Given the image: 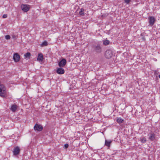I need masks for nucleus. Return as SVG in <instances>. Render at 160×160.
Segmentation results:
<instances>
[{"label":"nucleus","mask_w":160,"mask_h":160,"mask_svg":"<svg viewBox=\"0 0 160 160\" xmlns=\"http://www.w3.org/2000/svg\"><path fill=\"white\" fill-rule=\"evenodd\" d=\"M42 46H46L48 45V43L47 41H44L42 44Z\"/></svg>","instance_id":"obj_20"},{"label":"nucleus","mask_w":160,"mask_h":160,"mask_svg":"<svg viewBox=\"0 0 160 160\" xmlns=\"http://www.w3.org/2000/svg\"><path fill=\"white\" fill-rule=\"evenodd\" d=\"M56 72L59 74H62L65 72L64 70L61 67L58 68L56 70Z\"/></svg>","instance_id":"obj_11"},{"label":"nucleus","mask_w":160,"mask_h":160,"mask_svg":"<svg viewBox=\"0 0 160 160\" xmlns=\"http://www.w3.org/2000/svg\"><path fill=\"white\" fill-rule=\"evenodd\" d=\"M69 145L68 144L66 143L64 145V147L65 148H67L68 147Z\"/></svg>","instance_id":"obj_23"},{"label":"nucleus","mask_w":160,"mask_h":160,"mask_svg":"<svg viewBox=\"0 0 160 160\" xmlns=\"http://www.w3.org/2000/svg\"><path fill=\"white\" fill-rule=\"evenodd\" d=\"M20 149L19 147L18 146L14 148L13 151V155L16 156L18 155L20 153Z\"/></svg>","instance_id":"obj_7"},{"label":"nucleus","mask_w":160,"mask_h":160,"mask_svg":"<svg viewBox=\"0 0 160 160\" xmlns=\"http://www.w3.org/2000/svg\"><path fill=\"white\" fill-rule=\"evenodd\" d=\"M124 2L127 4H128L131 2V0H124Z\"/></svg>","instance_id":"obj_22"},{"label":"nucleus","mask_w":160,"mask_h":160,"mask_svg":"<svg viewBox=\"0 0 160 160\" xmlns=\"http://www.w3.org/2000/svg\"><path fill=\"white\" fill-rule=\"evenodd\" d=\"M92 49L94 52L98 53H100L102 51V47L100 44L97 43L93 45Z\"/></svg>","instance_id":"obj_1"},{"label":"nucleus","mask_w":160,"mask_h":160,"mask_svg":"<svg viewBox=\"0 0 160 160\" xmlns=\"http://www.w3.org/2000/svg\"><path fill=\"white\" fill-rule=\"evenodd\" d=\"M140 141L142 143H145L147 142L146 138L145 137H144L142 139H140Z\"/></svg>","instance_id":"obj_18"},{"label":"nucleus","mask_w":160,"mask_h":160,"mask_svg":"<svg viewBox=\"0 0 160 160\" xmlns=\"http://www.w3.org/2000/svg\"><path fill=\"white\" fill-rule=\"evenodd\" d=\"M149 25L151 26H153L155 21V18L153 16H150L149 18Z\"/></svg>","instance_id":"obj_10"},{"label":"nucleus","mask_w":160,"mask_h":160,"mask_svg":"<svg viewBox=\"0 0 160 160\" xmlns=\"http://www.w3.org/2000/svg\"><path fill=\"white\" fill-rule=\"evenodd\" d=\"M43 59V57L42 53H39L38 54L37 58V60L40 62H42Z\"/></svg>","instance_id":"obj_13"},{"label":"nucleus","mask_w":160,"mask_h":160,"mask_svg":"<svg viewBox=\"0 0 160 160\" xmlns=\"http://www.w3.org/2000/svg\"><path fill=\"white\" fill-rule=\"evenodd\" d=\"M22 10L24 12H26L30 9V6L28 5L22 4L21 6Z\"/></svg>","instance_id":"obj_5"},{"label":"nucleus","mask_w":160,"mask_h":160,"mask_svg":"<svg viewBox=\"0 0 160 160\" xmlns=\"http://www.w3.org/2000/svg\"><path fill=\"white\" fill-rule=\"evenodd\" d=\"M159 78H160V75H159L158 76Z\"/></svg>","instance_id":"obj_25"},{"label":"nucleus","mask_w":160,"mask_h":160,"mask_svg":"<svg viewBox=\"0 0 160 160\" xmlns=\"http://www.w3.org/2000/svg\"><path fill=\"white\" fill-rule=\"evenodd\" d=\"M6 88L2 84H0V96L4 97L5 96Z\"/></svg>","instance_id":"obj_2"},{"label":"nucleus","mask_w":160,"mask_h":160,"mask_svg":"<svg viewBox=\"0 0 160 160\" xmlns=\"http://www.w3.org/2000/svg\"><path fill=\"white\" fill-rule=\"evenodd\" d=\"M116 121L119 124H120L122 123L123 122L124 120L121 118H117Z\"/></svg>","instance_id":"obj_15"},{"label":"nucleus","mask_w":160,"mask_h":160,"mask_svg":"<svg viewBox=\"0 0 160 160\" xmlns=\"http://www.w3.org/2000/svg\"><path fill=\"white\" fill-rule=\"evenodd\" d=\"M18 106L15 104H13L12 105L10 110L12 112H15L17 109Z\"/></svg>","instance_id":"obj_12"},{"label":"nucleus","mask_w":160,"mask_h":160,"mask_svg":"<svg viewBox=\"0 0 160 160\" xmlns=\"http://www.w3.org/2000/svg\"><path fill=\"white\" fill-rule=\"evenodd\" d=\"M155 73H156V72H155Z\"/></svg>","instance_id":"obj_26"},{"label":"nucleus","mask_w":160,"mask_h":160,"mask_svg":"<svg viewBox=\"0 0 160 160\" xmlns=\"http://www.w3.org/2000/svg\"><path fill=\"white\" fill-rule=\"evenodd\" d=\"M148 139L151 141H153L155 140L156 135L153 132H151L148 134Z\"/></svg>","instance_id":"obj_6"},{"label":"nucleus","mask_w":160,"mask_h":160,"mask_svg":"<svg viewBox=\"0 0 160 160\" xmlns=\"http://www.w3.org/2000/svg\"><path fill=\"white\" fill-rule=\"evenodd\" d=\"M31 56V53L29 52H27L24 55V58L27 59H29Z\"/></svg>","instance_id":"obj_14"},{"label":"nucleus","mask_w":160,"mask_h":160,"mask_svg":"<svg viewBox=\"0 0 160 160\" xmlns=\"http://www.w3.org/2000/svg\"><path fill=\"white\" fill-rule=\"evenodd\" d=\"M20 56L18 53H15L13 54V59L15 62H18L20 59Z\"/></svg>","instance_id":"obj_9"},{"label":"nucleus","mask_w":160,"mask_h":160,"mask_svg":"<svg viewBox=\"0 0 160 160\" xmlns=\"http://www.w3.org/2000/svg\"><path fill=\"white\" fill-rule=\"evenodd\" d=\"M111 142V141H108L107 140H105V145L108 147H109Z\"/></svg>","instance_id":"obj_17"},{"label":"nucleus","mask_w":160,"mask_h":160,"mask_svg":"<svg viewBox=\"0 0 160 160\" xmlns=\"http://www.w3.org/2000/svg\"><path fill=\"white\" fill-rule=\"evenodd\" d=\"M113 55L112 51V50L108 49L105 51V56L107 58H111Z\"/></svg>","instance_id":"obj_3"},{"label":"nucleus","mask_w":160,"mask_h":160,"mask_svg":"<svg viewBox=\"0 0 160 160\" xmlns=\"http://www.w3.org/2000/svg\"><path fill=\"white\" fill-rule=\"evenodd\" d=\"M43 127L41 125L36 124L34 127V129L35 131H41L42 130Z\"/></svg>","instance_id":"obj_4"},{"label":"nucleus","mask_w":160,"mask_h":160,"mask_svg":"<svg viewBox=\"0 0 160 160\" xmlns=\"http://www.w3.org/2000/svg\"><path fill=\"white\" fill-rule=\"evenodd\" d=\"M84 9L83 8L80 9V11L79 12V13L81 15H84Z\"/></svg>","instance_id":"obj_19"},{"label":"nucleus","mask_w":160,"mask_h":160,"mask_svg":"<svg viewBox=\"0 0 160 160\" xmlns=\"http://www.w3.org/2000/svg\"><path fill=\"white\" fill-rule=\"evenodd\" d=\"M110 42L109 41L107 40L103 41V44L105 46L108 45L109 44Z\"/></svg>","instance_id":"obj_16"},{"label":"nucleus","mask_w":160,"mask_h":160,"mask_svg":"<svg viewBox=\"0 0 160 160\" xmlns=\"http://www.w3.org/2000/svg\"><path fill=\"white\" fill-rule=\"evenodd\" d=\"M67 63V61L65 58H63L58 63V66L60 67H64Z\"/></svg>","instance_id":"obj_8"},{"label":"nucleus","mask_w":160,"mask_h":160,"mask_svg":"<svg viewBox=\"0 0 160 160\" xmlns=\"http://www.w3.org/2000/svg\"><path fill=\"white\" fill-rule=\"evenodd\" d=\"M5 38L6 39L8 40L10 38V36L9 35H6L5 36Z\"/></svg>","instance_id":"obj_21"},{"label":"nucleus","mask_w":160,"mask_h":160,"mask_svg":"<svg viewBox=\"0 0 160 160\" xmlns=\"http://www.w3.org/2000/svg\"><path fill=\"white\" fill-rule=\"evenodd\" d=\"M7 17V15L6 14H4L2 16V17L3 18H6Z\"/></svg>","instance_id":"obj_24"}]
</instances>
